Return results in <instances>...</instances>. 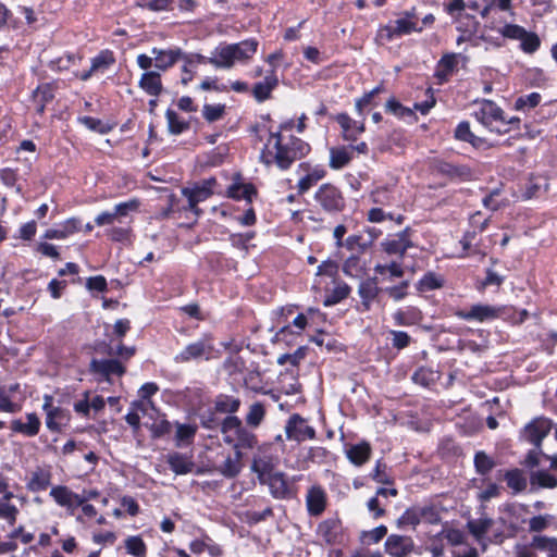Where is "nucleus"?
Here are the masks:
<instances>
[{
    "instance_id": "nucleus-54",
    "label": "nucleus",
    "mask_w": 557,
    "mask_h": 557,
    "mask_svg": "<svg viewBox=\"0 0 557 557\" xmlns=\"http://www.w3.org/2000/svg\"><path fill=\"white\" fill-rule=\"evenodd\" d=\"M224 114L225 104H205L202 108V116L209 123L221 120Z\"/></svg>"
},
{
    "instance_id": "nucleus-44",
    "label": "nucleus",
    "mask_w": 557,
    "mask_h": 557,
    "mask_svg": "<svg viewBox=\"0 0 557 557\" xmlns=\"http://www.w3.org/2000/svg\"><path fill=\"white\" fill-rule=\"evenodd\" d=\"M197 432L196 425L176 423L175 441L176 446L180 447L183 444H190Z\"/></svg>"
},
{
    "instance_id": "nucleus-10",
    "label": "nucleus",
    "mask_w": 557,
    "mask_h": 557,
    "mask_svg": "<svg viewBox=\"0 0 557 557\" xmlns=\"http://www.w3.org/2000/svg\"><path fill=\"white\" fill-rule=\"evenodd\" d=\"M502 314V308L490 305H473L470 310H458L456 315L466 321H479L484 322L494 320Z\"/></svg>"
},
{
    "instance_id": "nucleus-45",
    "label": "nucleus",
    "mask_w": 557,
    "mask_h": 557,
    "mask_svg": "<svg viewBox=\"0 0 557 557\" xmlns=\"http://www.w3.org/2000/svg\"><path fill=\"white\" fill-rule=\"evenodd\" d=\"M326 172L324 169H314L298 182L299 194L308 191L318 181L325 176Z\"/></svg>"
},
{
    "instance_id": "nucleus-23",
    "label": "nucleus",
    "mask_w": 557,
    "mask_h": 557,
    "mask_svg": "<svg viewBox=\"0 0 557 557\" xmlns=\"http://www.w3.org/2000/svg\"><path fill=\"white\" fill-rule=\"evenodd\" d=\"M138 85L146 94L152 97H158L163 90L161 75L156 71L145 72Z\"/></svg>"
},
{
    "instance_id": "nucleus-31",
    "label": "nucleus",
    "mask_w": 557,
    "mask_h": 557,
    "mask_svg": "<svg viewBox=\"0 0 557 557\" xmlns=\"http://www.w3.org/2000/svg\"><path fill=\"white\" fill-rule=\"evenodd\" d=\"M207 63L218 69H231L235 63V58L230 45H225L215 50L214 57L207 58Z\"/></svg>"
},
{
    "instance_id": "nucleus-47",
    "label": "nucleus",
    "mask_w": 557,
    "mask_h": 557,
    "mask_svg": "<svg viewBox=\"0 0 557 557\" xmlns=\"http://www.w3.org/2000/svg\"><path fill=\"white\" fill-rule=\"evenodd\" d=\"M531 546L549 553L550 557H557V540L536 535L533 537Z\"/></svg>"
},
{
    "instance_id": "nucleus-14",
    "label": "nucleus",
    "mask_w": 557,
    "mask_h": 557,
    "mask_svg": "<svg viewBox=\"0 0 557 557\" xmlns=\"http://www.w3.org/2000/svg\"><path fill=\"white\" fill-rule=\"evenodd\" d=\"M50 496L58 505L66 508L72 515L76 513L79 504L83 502L78 494L72 492L67 486L64 485L52 487L50 491Z\"/></svg>"
},
{
    "instance_id": "nucleus-53",
    "label": "nucleus",
    "mask_w": 557,
    "mask_h": 557,
    "mask_svg": "<svg viewBox=\"0 0 557 557\" xmlns=\"http://www.w3.org/2000/svg\"><path fill=\"white\" fill-rule=\"evenodd\" d=\"M363 271L361 259L358 256H350L343 264V272L351 277H359Z\"/></svg>"
},
{
    "instance_id": "nucleus-48",
    "label": "nucleus",
    "mask_w": 557,
    "mask_h": 557,
    "mask_svg": "<svg viewBox=\"0 0 557 557\" xmlns=\"http://www.w3.org/2000/svg\"><path fill=\"white\" fill-rule=\"evenodd\" d=\"M507 485L516 492H521L527 487V480L520 469H513L505 473Z\"/></svg>"
},
{
    "instance_id": "nucleus-19",
    "label": "nucleus",
    "mask_w": 557,
    "mask_h": 557,
    "mask_svg": "<svg viewBox=\"0 0 557 557\" xmlns=\"http://www.w3.org/2000/svg\"><path fill=\"white\" fill-rule=\"evenodd\" d=\"M27 422L20 419L11 421V430L15 433H21L27 437L36 436L39 433L41 422L36 413L26 414Z\"/></svg>"
},
{
    "instance_id": "nucleus-11",
    "label": "nucleus",
    "mask_w": 557,
    "mask_h": 557,
    "mask_svg": "<svg viewBox=\"0 0 557 557\" xmlns=\"http://www.w3.org/2000/svg\"><path fill=\"white\" fill-rule=\"evenodd\" d=\"M42 408L47 412L46 425L52 432H60L70 420V414L65 409L52 407L51 396H45Z\"/></svg>"
},
{
    "instance_id": "nucleus-29",
    "label": "nucleus",
    "mask_w": 557,
    "mask_h": 557,
    "mask_svg": "<svg viewBox=\"0 0 557 557\" xmlns=\"http://www.w3.org/2000/svg\"><path fill=\"white\" fill-rule=\"evenodd\" d=\"M213 404L215 412L234 416V413L239 410L242 401L237 397L226 394H219L215 396Z\"/></svg>"
},
{
    "instance_id": "nucleus-9",
    "label": "nucleus",
    "mask_w": 557,
    "mask_h": 557,
    "mask_svg": "<svg viewBox=\"0 0 557 557\" xmlns=\"http://www.w3.org/2000/svg\"><path fill=\"white\" fill-rule=\"evenodd\" d=\"M89 372L110 381L111 375L122 376L126 368L117 359H96L92 358L89 363Z\"/></svg>"
},
{
    "instance_id": "nucleus-13",
    "label": "nucleus",
    "mask_w": 557,
    "mask_h": 557,
    "mask_svg": "<svg viewBox=\"0 0 557 557\" xmlns=\"http://www.w3.org/2000/svg\"><path fill=\"white\" fill-rule=\"evenodd\" d=\"M436 506L412 507L408 509L397 522H441Z\"/></svg>"
},
{
    "instance_id": "nucleus-60",
    "label": "nucleus",
    "mask_w": 557,
    "mask_h": 557,
    "mask_svg": "<svg viewBox=\"0 0 557 557\" xmlns=\"http://www.w3.org/2000/svg\"><path fill=\"white\" fill-rule=\"evenodd\" d=\"M387 533L385 525L380 524L377 528L370 532H366L362 535V542L367 545L375 544L380 542Z\"/></svg>"
},
{
    "instance_id": "nucleus-16",
    "label": "nucleus",
    "mask_w": 557,
    "mask_h": 557,
    "mask_svg": "<svg viewBox=\"0 0 557 557\" xmlns=\"http://www.w3.org/2000/svg\"><path fill=\"white\" fill-rule=\"evenodd\" d=\"M183 50L181 48L172 49H158L152 48L151 54L154 57V66L160 71H166L172 67L183 57Z\"/></svg>"
},
{
    "instance_id": "nucleus-36",
    "label": "nucleus",
    "mask_w": 557,
    "mask_h": 557,
    "mask_svg": "<svg viewBox=\"0 0 557 557\" xmlns=\"http://www.w3.org/2000/svg\"><path fill=\"white\" fill-rule=\"evenodd\" d=\"M51 483V473L48 470L37 468L32 472L27 482V488L32 492L45 491Z\"/></svg>"
},
{
    "instance_id": "nucleus-46",
    "label": "nucleus",
    "mask_w": 557,
    "mask_h": 557,
    "mask_svg": "<svg viewBox=\"0 0 557 557\" xmlns=\"http://www.w3.org/2000/svg\"><path fill=\"white\" fill-rule=\"evenodd\" d=\"M101 352L110 357H120L124 360H128L135 355L136 348L126 347L120 342L116 346H113L112 344L104 345V348L101 350Z\"/></svg>"
},
{
    "instance_id": "nucleus-15",
    "label": "nucleus",
    "mask_w": 557,
    "mask_h": 557,
    "mask_svg": "<svg viewBox=\"0 0 557 557\" xmlns=\"http://www.w3.org/2000/svg\"><path fill=\"white\" fill-rule=\"evenodd\" d=\"M182 194L188 200V206L185 207L184 210H190L199 216L202 213V210L198 207V203L210 198L213 191L209 190L208 187H203L201 184H196L194 187L183 188Z\"/></svg>"
},
{
    "instance_id": "nucleus-6",
    "label": "nucleus",
    "mask_w": 557,
    "mask_h": 557,
    "mask_svg": "<svg viewBox=\"0 0 557 557\" xmlns=\"http://www.w3.org/2000/svg\"><path fill=\"white\" fill-rule=\"evenodd\" d=\"M315 200L327 212H339L345 207L341 190L332 184H323L315 193Z\"/></svg>"
},
{
    "instance_id": "nucleus-61",
    "label": "nucleus",
    "mask_w": 557,
    "mask_h": 557,
    "mask_svg": "<svg viewBox=\"0 0 557 557\" xmlns=\"http://www.w3.org/2000/svg\"><path fill=\"white\" fill-rule=\"evenodd\" d=\"M114 63V58L112 52L102 51L99 55L92 59L91 62V71H97L99 69H107L109 65Z\"/></svg>"
},
{
    "instance_id": "nucleus-1",
    "label": "nucleus",
    "mask_w": 557,
    "mask_h": 557,
    "mask_svg": "<svg viewBox=\"0 0 557 557\" xmlns=\"http://www.w3.org/2000/svg\"><path fill=\"white\" fill-rule=\"evenodd\" d=\"M274 143L275 152L272 153L265 149L261 153V160L265 164L275 163L281 170H287L296 161L306 157L310 151V146L302 139L290 136L286 143L283 141V136L280 132H270L268 145Z\"/></svg>"
},
{
    "instance_id": "nucleus-2",
    "label": "nucleus",
    "mask_w": 557,
    "mask_h": 557,
    "mask_svg": "<svg viewBox=\"0 0 557 557\" xmlns=\"http://www.w3.org/2000/svg\"><path fill=\"white\" fill-rule=\"evenodd\" d=\"M233 432L236 435L235 451L252 449L257 443V436L243 425L237 416H227L221 422V433Z\"/></svg>"
},
{
    "instance_id": "nucleus-64",
    "label": "nucleus",
    "mask_w": 557,
    "mask_h": 557,
    "mask_svg": "<svg viewBox=\"0 0 557 557\" xmlns=\"http://www.w3.org/2000/svg\"><path fill=\"white\" fill-rule=\"evenodd\" d=\"M391 334L393 336L392 345L394 348L397 349H404L410 344V336L403 331H391Z\"/></svg>"
},
{
    "instance_id": "nucleus-52",
    "label": "nucleus",
    "mask_w": 557,
    "mask_h": 557,
    "mask_svg": "<svg viewBox=\"0 0 557 557\" xmlns=\"http://www.w3.org/2000/svg\"><path fill=\"white\" fill-rule=\"evenodd\" d=\"M541 46V39L537 34L533 32H525V35L520 40V48L525 53H534Z\"/></svg>"
},
{
    "instance_id": "nucleus-40",
    "label": "nucleus",
    "mask_w": 557,
    "mask_h": 557,
    "mask_svg": "<svg viewBox=\"0 0 557 557\" xmlns=\"http://www.w3.org/2000/svg\"><path fill=\"white\" fill-rule=\"evenodd\" d=\"M473 463L476 473L480 475L488 474L496 466L495 460L483 450L475 453Z\"/></svg>"
},
{
    "instance_id": "nucleus-49",
    "label": "nucleus",
    "mask_w": 557,
    "mask_h": 557,
    "mask_svg": "<svg viewBox=\"0 0 557 557\" xmlns=\"http://www.w3.org/2000/svg\"><path fill=\"white\" fill-rule=\"evenodd\" d=\"M125 548L128 554L135 557L146 556V545L140 536H128L125 540Z\"/></svg>"
},
{
    "instance_id": "nucleus-26",
    "label": "nucleus",
    "mask_w": 557,
    "mask_h": 557,
    "mask_svg": "<svg viewBox=\"0 0 557 557\" xmlns=\"http://www.w3.org/2000/svg\"><path fill=\"white\" fill-rule=\"evenodd\" d=\"M371 453L372 448L370 444L368 442H361L359 444L351 445L346 450V456L352 465L360 467L370 459Z\"/></svg>"
},
{
    "instance_id": "nucleus-24",
    "label": "nucleus",
    "mask_w": 557,
    "mask_h": 557,
    "mask_svg": "<svg viewBox=\"0 0 557 557\" xmlns=\"http://www.w3.org/2000/svg\"><path fill=\"white\" fill-rule=\"evenodd\" d=\"M82 225L78 219L72 218L61 224L58 228H49L44 237L46 239H64L67 236L81 231Z\"/></svg>"
},
{
    "instance_id": "nucleus-62",
    "label": "nucleus",
    "mask_w": 557,
    "mask_h": 557,
    "mask_svg": "<svg viewBox=\"0 0 557 557\" xmlns=\"http://www.w3.org/2000/svg\"><path fill=\"white\" fill-rule=\"evenodd\" d=\"M412 380L417 384L429 386L434 382V372L424 368H420L413 373Z\"/></svg>"
},
{
    "instance_id": "nucleus-27",
    "label": "nucleus",
    "mask_w": 557,
    "mask_h": 557,
    "mask_svg": "<svg viewBox=\"0 0 557 557\" xmlns=\"http://www.w3.org/2000/svg\"><path fill=\"white\" fill-rule=\"evenodd\" d=\"M166 461L170 469L176 474L190 473L195 467V462L190 457L176 451L169 454Z\"/></svg>"
},
{
    "instance_id": "nucleus-42",
    "label": "nucleus",
    "mask_w": 557,
    "mask_h": 557,
    "mask_svg": "<svg viewBox=\"0 0 557 557\" xmlns=\"http://www.w3.org/2000/svg\"><path fill=\"white\" fill-rule=\"evenodd\" d=\"M265 417V408L260 401L250 405L246 416V423L248 426L257 429Z\"/></svg>"
},
{
    "instance_id": "nucleus-28",
    "label": "nucleus",
    "mask_w": 557,
    "mask_h": 557,
    "mask_svg": "<svg viewBox=\"0 0 557 557\" xmlns=\"http://www.w3.org/2000/svg\"><path fill=\"white\" fill-rule=\"evenodd\" d=\"M455 138L461 141L469 143L473 148L480 149L486 146V140L482 137L474 135L470 129V124L467 121L460 122L455 129Z\"/></svg>"
},
{
    "instance_id": "nucleus-4",
    "label": "nucleus",
    "mask_w": 557,
    "mask_h": 557,
    "mask_svg": "<svg viewBox=\"0 0 557 557\" xmlns=\"http://www.w3.org/2000/svg\"><path fill=\"white\" fill-rule=\"evenodd\" d=\"M440 536L445 539L448 544L454 546L451 554L454 557H479L476 548L470 546L466 541V534L454 528H445Z\"/></svg>"
},
{
    "instance_id": "nucleus-33",
    "label": "nucleus",
    "mask_w": 557,
    "mask_h": 557,
    "mask_svg": "<svg viewBox=\"0 0 557 557\" xmlns=\"http://www.w3.org/2000/svg\"><path fill=\"white\" fill-rule=\"evenodd\" d=\"M227 196L235 200L245 199L247 202L250 203L252 201V197L257 196V189L255 185L251 183L240 184L234 182L227 188Z\"/></svg>"
},
{
    "instance_id": "nucleus-12",
    "label": "nucleus",
    "mask_w": 557,
    "mask_h": 557,
    "mask_svg": "<svg viewBox=\"0 0 557 557\" xmlns=\"http://www.w3.org/2000/svg\"><path fill=\"white\" fill-rule=\"evenodd\" d=\"M475 119L490 131H494L493 122H505V114L492 100H483L482 108L474 113Z\"/></svg>"
},
{
    "instance_id": "nucleus-30",
    "label": "nucleus",
    "mask_w": 557,
    "mask_h": 557,
    "mask_svg": "<svg viewBox=\"0 0 557 557\" xmlns=\"http://www.w3.org/2000/svg\"><path fill=\"white\" fill-rule=\"evenodd\" d=\"M242 451H234V456H227L225 460L218 467V471L227 479L237 476L242 470Z\"/></svg>"
},
{
    "instance_id": "nucleus-18",
    "label": "nucleus",
    "mask_w": 557,
    "mask_h": 557,
    "mask_svg": "<svg viewBox=\"0 0 557 557\" xmlns=\"http://www.w3.org/2000/svg\"><path fill=\"white\" fill-rule=\"evenodd\" d=\"M386 552L394 557H405L413 549V542L408 536L391 535L385 543Z\"/></svg>"
},
{
    "instance_id": "nucleus-3",
    "label": "nucleus",
    "mask_w": 557,
    "mask_h": 557,
    "mask_svg": "<svg viewBox=\"0 0 557 557\" xmlns=\"http://www.w3.org/2000/svg\"><path fill=\"white\" fill-rule=\"evenodd\" d=\"M553 426L552 419L544 416L536 417L520 431V438L541 448L543 440L549 434Z\"/></svg>"
},
{
    "instance_id": "nucleus-17",
    "label": "nucleus",
    "mask_w": 557,
    "mask_h": 557,
    "mask_svg": "<svg viewBox=\"0 0 557 557\" xmlns=\"http://www.w3.org/2000/svg\"><path fill=\"white\" fill-rule=\"evenodd\" d=\"M377 286V277H369L362 281L358 286V294L361 298V312H367L371 309L372 301L376 299L380 293Z\"/></svg>"
},
{
    "instance_id": "nucleus-25",
    "label": "nucleus",
    "mask_w": 557,
    "mask_h": 557,
    "mask_svg": "<svg viewBox=\"0 0 557 557\" xmlns=\"http://www.w3.org/2000/svg\"><path fill=\"white\" fill-rule=\"evenodd\" d=\"M278 79L274 70L264 77L263 82L256 83L252 88V95L258 102H263L270 98L272 90L277 86Z\"/></svg>"
},
{
    "instance_id": "nucleus-8",
    "label": "nucleus",
    "mask_w": 557,
    "mask_h": 557,
    "mask_svg": "<svg viewBox=\"0 0 557 557\" xmlns=\"http://www.w3.org/2000/svg\"><path fill=\"white\" fill-rule=\"evenodd\" d=\"M213 347L207 341H197L188 344L180 354L174 357L176 363H187L201 359L208 360L211 356Z\"/></svg>"
},
{
    "instance_id": "nucleus-34",
    "label": "nucleus",
    "mask_w": 557,
    "mask_h": 557,
    "mask_svg": "<svg viewBox=\"0 0 557 557\" xmlns=\"http://www.w3.org/2000/svg\"><path fill=\"white\" fill-rule=\"evenodd\" d=\"M268 484H269L270 491L274 497L284 498L287 495H289V486L285 479L284 473H282V472L269 473Z\"/></svg>"
},
{
    "instance_id": "nucleus-5",
    "label": "nucleus",
    "mask_w": 557,
    "mask_h": 557,
    "mask_svg": "<svg viewBox=\"0 0 557 557\" xmlns=\"http://www.w3.org/2000/svg\"><path fill=\"white\" fill-rule=\"evenodd\" d=\"M405 15L406 17L396 20L394 25L382 26L379 29V37L391 41L395 37L422 30V27H418L417 23L411 21L414 17L413 12H406Z\"/></svg>"
},
{
    "instance_id": "nucleus-57",
    "label": "nucleus",
    "mask_w": 557,
    "mask_h": 557,
    "mask_svg": "<svg viewBox=\"0 0 557 557\" xmlns=\"http://www.w3.org/2000/svg\"><path fill=\"white\" fill-rule=\"evenodd\" d=\"M385 109L387 112L398 116V117H405V116H413L414 113L411 109L404 107L399 101H397L395 98H391L387 100L385 104Z\"/></svg>"
},
{
    "instance_id": "nucleus-39",
    "label": "nucleus",
    "mask_w": 557,
    "mask_h": 557,
    "mask_svg": "<svg viewBox=\"0 0 557 557\" xmlns=\"http://www.w3.org/2000/svg\"><path fill=\"white\" fill-rule=\"evenodd\" d=\"M412 243L410 239H387L382 243L383 250L388 255H398L403 258L406 251L412 247Z\"/></svg>"
},
{
    "instance_id": "nucleus-56",
    "label": "nucleus",
    "mask_w": 557,
    "mask_h": 557,
    "mask_svg": "<svg viewBox=\"0 0 557 557\" xmlns=\"http://www.w3.org/2000/svg\"><path fill=\"white\" fill-rule=\"evenodd\" d=\"M542 96L539 92H531L527 96L519 97L515 102L517 110L533 109L540 104Z\"/></svg>"
},
{
    "instance_id": "nucleus-7",
    "label": "nucleus",
    "mask_w": 557,
    "mask_h": 557,
    "mask_svg": "<svg viewBox=\"0 0 557 557\" xmlns=\"http://www.w3.org/2000/svg\"><path fill=\"white\" fill-rule=\"evenodd\" d=\"M286 437L292 441L302 442L313 440L315 430L306 423V420L298 413L292 414L285 425Z\"/></svg>"
},
{
    "instance_id": "nucleus-51",
    "label": "nucleus",
    "mask_w": 557,
    "mask_h": 557,
    "mask_svg": "<svg viewBox=\"0 0 557 557\" xmlns=\"http://www.w3.org/2000/svg\"><path fill=\"white\" fill-rule=\"evenodd\" d=\"M443 286V280L433 272H428L418 283L420 292H430Z\"/></svg>"
},
{
    "instance_id": "nucleus-22",
    "label": "nucleus",
    "mask_w": 557,
    "mask_h": 557,
    "mask_svg": "<svg viewBox=\"0 0 557 557\" xmlns=\"http://www.w3.org/2000/svg\"><path fill=\"white\" fill-rule=\"evenodd\" d=\"M326 505V494L321 486H312L307 494V508L311 516L321 515Z\"/></svg>"
},
{
    "instance_id": "nucleus-20",
    "label": "nucleus",
    "mask_w": 557,
    "mask_h": 557,
    "mask_svg": "<svg viewBox=\"0 0 557 557\" xmlns=\"http://www.w3.org/2000/svg\"><path fill=\"white\" fill-rule=\"evenodd\" d=\"M181 60L184 62V65L182 66V84L187 85L189 82L193 81L196 72L195 67L198 64H205L207 63V57L200 54V53H186L183 52V57Z\"/></svg>"
},
{
    "instance_id": "nucleus-58",
    "label": "nucleus",
    "mask_w": 557,
    "mask_h": 557,
    "mask_svg": "<svg viewBox=\"0 0 557 557\" xmlns=\"http://www.w3.org/2000/svg\"><path fill=\"white\" fill-rule=\"evenodd\" d=\"M527 29L517 24H506L500 29L499 33L508 39L521 40V38L525 35Z\"/></svg>"
},
{
    "instance_id": "nucleus-63",
    "label": "nucleus",
    "mask_w": 557,
    "mask_h": 557,
    "mask_svg": "<svg viewBox=\"0 0 557 557\" xmlns=\"http://www.w3.org/2000/svg\"><path fill=\"white\" fill-rule=\"evenodd\" d=\"M150 431L152 433V437L159 438L166 434H169L172 431V424L170 421L162 419L160 421L154 422Z\"/></svg>"
},
{
    "instance_id": "nucleus-35",
    "label": "nucleus",
    "mask_w": 557,
    "mask_h": 557,
    "mask_svg": "<svg viewBox=\"0 0 557 557\" xmlns=\"http://www.w3.org/2000/svg\"><path fill=\"white\" fill-rule=\"evenodd\" d=\"M352 154L346 146L332 147L330 149V168L333 170H341L349 164Z\"/></svg>"
},
{
    "instance_id": "nucleus-32",
    "label": "nucleus",
    "mask_w": 557,
    "mask_h": 557,
    "mask_svg": "<svg viewBox=\"0 0 557 557\" xmlns=\"http://www.w3.org/2000/svg\"><path fill=\"white\" fill-rule=\"evenodd\" d=\"M459 54L457 53H446L441 60L437 62L435 76L441 81H447L448 76L451 75L454 70L456 69L458 61L457 58Z\"/></svg>"
},
{
    "instance_id": "nucleus-43",
    "label": "nucleus",
    "mask_w": 557,
    "mask_h": 557,
    "mask_svg": "<svg viewBox=\"0 0 557 557\" xmlns=\"http://www.w3.org/2000/svg\"><path fill=\"white\" fill-rule=\"evenodd\" d=\"M350 290V287L346 283L337 284L333 290L326 295L323 305L325 307H331L341 302L349 296Z\"/></svg>"
},
{
    "instance_id": "nucleus-55",
    "label": "nucleus",
    "mask_w": 557,
    "mask_h": 557,
    "mask_svg": "<svg viewBox=\"0 0 557 557\" xmlns=\"http://www.w3.org/2000/svg\"><path fill=\"white\" fill-rule=\"evenodd\" d=\"M54 98V91L50 84L39 85L33 92L34 102L49 103Z\"/></svg>"
},
{
    "instance_id": "nucleus-37",
    "label": "nucleus",
    "mask_w": 557,
    "mask_h": 557,
    "mask_svg": "<svg viewBox=\"0 0 557 557\" xmlns=\"http://www.w3.org/2000/svg\"><path fill=\"white\" fill-rule=\"evenodd\" d=\"M230 46L235 61H244L250 59L256 53L258 41L256 39H248L238 44H231Z\"/></svg>"
},
{
    "instance_id": "nucleus-41",
    "label": "nucleus",
    "mask_w": 557,
    "mask_h": 557,
    "mask_svg": "<svg viewBox=\"0 0 557 557\" xmlns=\"http://www.w3.org/2000/svg\"><path fill=\"white\" fill-rule=\"evenodd\" d=\"M165 117L168 121L169 132L172 135H180L183 132L187 131L190 126L188 121L181 120L178 114L172 109L166 110Z\"/></svg>"
},
{
    "instance_id": "nucleus-50",
    "label": "nucleus",
    "mask_w": 557,
    "mask_h": 557,
    "mask_svg": "<svg viewBox=\"0 0 557 557\" xmlns=\"http://www.w3.org/2000/svg\"><path fill=\"white\" fill-rule=\"evenodd\" d=\"M139 206L140 201L135 198L125 202L117 203L113 210L117 218V222L122 223V219L127 216L131 212H136L139 209Z\"/></svg>"
},
{
    "instance_id": "nucleus-59",
    "label": "nucleus",
    "mask_w": 557,
    "mask_h": 557,
    "mask_svg": "<svg viewBox=\"0 0 557 557\" xmlns=\"http://www.w3.org/2000/svg\"><path fill=\"white\" fill-rule=\"evenodd\" d=\"M306 356V347H299L295 350L294 354H284L277 358V363L280 366H284L289 362L292 366L296 367L299 364L300 360H302Z\"/></svg>"
},
{
    "instance_id": "nucleus-21",
    "label": "nucleus",
    "mask_w": 557,
    "mask_h": 557,
    "mask_svg": "<svg viewBox=\"0 0 557 557\" xmlns=\"http://www.w3.org/2000/svg\"><path fill=\"white\" fill-rule=\"evenodd\" d=\"M369 199L372 203L382 207H392L398 203L396 189L391 186H379L370 193Z\"/></svg>"
},
{
    "instance_id": "nucleus-38",
    "label": "nucleus",
    "mask_w": 557,
    "mask_h": 557,
    "mask_svg": "<svg viewBox=\"0 0 557 557\" xmlns=\"http://www.w3.org/2000/svg\"><path fill=\"white\" fill-rule=\"evenodd\" d=\"M530 483L532 486L542 488H555L557 487V476L545 470H536L531 472Z\"/></svg>"
}]
</instances>
